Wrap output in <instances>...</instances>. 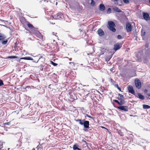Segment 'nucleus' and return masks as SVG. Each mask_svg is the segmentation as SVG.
Wrapping results in <instances>:
<instances>
[{
  "label": "nucleus",
  "instance_id": "obj_1",
  "mask_svg": "<svg viewBox=\"0 0 150 150\" xmlns=\"http://www.w3.org/2000/svg\"><path fill=\"white\" fill-rule=\"evenodd\" d=\"M75 120L79 122V123L81 125H83L84 128L83 130L85 131H87L88 130L87 129H89V122L88 121H85V120H81L80 119L76 120Z\"/></svg>",
  "mask_w": 150,
  "mask_h": 150
},
{
  "label": "nucleus",
  "instance_id": "obj_2",
  "mask_svg": "<svg viewBox=\"0 0 150 150\" xmlns=\"http://www.w3.org/2000/svg\"><path fill=\"white\" fill-rule=\"evenodd\" d=\"M28 25L29 28L31 29V33L35 34L38 37H40L41 36L39 32L37 30V29L34 28L31 24L28 23Z\"/></svg>",
  "mask_w": 150,
  "mask_h": 150
},
{
  "label": "nucleus",
  "instance_id": "obj_3",
  "mask_svg": "<svg viewBox=\"0 0 150 150\" xmlns=\"http://www.w3.org/2000/svg\"><path fill=\"white\" fill-rule=\"evenodd\" d=\"M109 25L108 28L111 30L113 32H115L116 31V29L115 28V24L112 21H109L108 22Z\"/></svg>",
  "mask_w": 150,
  "mask_h": 150
},
{
  "label": "nucleus",
  "instance_id": "obj_4",
  "mask_svg": "<svg viewBox=\"0 0 150 150\" xmlns=\"http://www.w3.org/2000/svg\"><path fill=\"white\" fill-rule=\"evenodd\" d=\"M135 82L136 87L138 89L140 88L141 87V84L140 81L139 80H136Z\"/></svg>",
  "mask_w": 150,
  "mask_h": 150
},
{
  "label": "nucleus",
  "instance_id": "obj_5",
  "mask_svg": "<svg viewBox=\"0 0 150 150\" xmlns=\"http://www.w3.org/2000/svg\"><path fill=\"white\" fill-rule=\"evenodd\" d=\"M143 17L145 20L147 21L150 20V17L149 14L147 13H143Z\"/></svg>",
  "mask_w": 150,
  "mask_h": 150
},
{
  "label": "nucleus",
  "instance_id": "obj_6",
  "mask_svg": "<svg viewBox=\"0 0 150 150\" xmlns=\"http://www.w3.org/2000/svg\"><path fill=\"white\" fill-rule=\"evenodd\" d=\"M126 29L128 32H130L132 31V27L131 24L129 23H127L126 24Z\"/></svg>",
  "mask_w": 150,
  "mask_h": 150
},
{
  "label": "nucleus",
  "instance_id": "obj_7",
  "mask_svg": "<svg viewBox=\"0 0 150 150\" xmlns=\"http://www.w3.org/2000/svg\"><path fill=\"white\" fill-rule=\"evenodd\" d=\"M127 89L129 92L133 94H134L135 92L134 91L133 87L131 86H129L127 87Z\"/></svg>",
  "mask_w": 150,
  "mask_h": 150
},
{
  "label": "nucleus",
  "instance_id": "obj_8",
  "mask_svg": "<svg viewBox=\"0 0 150 150\" xmlns=\"http://www.w3.org/2000/svg\"><path fill=\"white\" fill-rule=\"evenodd\" d=\"M118 108L125 111L128 110L127 107V106H120L118 107Z\"/></svg>",
  "mask_w": 150,
  "mask_h": 150
},
{
  "label": "nucleus",
  "instance_id": "obj_9",
  "mask_svg": "<svg viewBox=\"0 0 150 150\" xmlns=\"http://www.w3.org/2000/svg\"><path fill=\"white\" fill-rule=\"evenodd\" d=\"M98 35L100 36H102L104 35V32L102 30V29H99L98 31Z\"/></svg>",
  "mask_w": 150,
  "mask_h": 150
},
{
  "label": "nucleus",
  "instance_id": "obj_10",
  "mask_svg": "<svg viewBox=\"0 0 150 150\" xmlns=\"http://www.w3.org/2000/svg\"><path fill=\"white\" fill-rule=\"evenodd\" d=\"M121 47V46L119 43H117L114 45V50L115 51L120 49Z\"/></svg>",
  "mask_w": 150,
  "mask_h": 150
},
{
  "label": "nucleus",
  "instance_id": "obj_11",
  "mask_svg": "<svg viewBox=\"0 0 150 150\" xmlns=\"http://www.w3.org/2000/svg\"><path fill=\"white\" fill-rule=\"evenodd\" d=\"M113 10L116 12H119V13H121L122 12V11H121L120 9H119L117 7H115L113 8H112Z\"/></svg>",
  "mask_w": 150,
  "mask_h": 150
},
{
  "label": "nucleus",
  "instance_id": "obj_12",
  "mask_svg": "<svg viewBox=\"0 0 150 150\" xmlns=\"http://www.w3.org/2000/svg\"><path fill=\"white\" fill-rule=\"evenodd\" d=\"M99 8L101 11H103L105 10V7L103 4H100V5Z\"/></svg>",
  "mask_w": 150,
  "mask_h": 150
},
{
  "label": "nucleus",
  "instance_id": "obj_13",
  "mask_svg": "<svg viewBox=\"0 0 150 150\" xmlns=\"http://www.w3.org/2000/svg\"><path fill=\"white\" fill-rule=\"evenodd\" d=\"M22 59L28 60H33V59H32V58L30 57H22L20 58V60Z\"/></svg>",
  "mask_w": 150,
  "mask_h": 150
},
{
  "label": "nucleus",
  "instance_id": "obj_14",
  "mask_svg": "<svg viewBox=\"0 0 150 150\" xmlns=\"http://www.w3.org/2000/svg\"><path fill=\"white\" fill-rule=\"evenodd\" d=\"M138 95L139 97V98L142 100H144V97L143 96L141 95L140 93H138Z\"/></svg>",
  "mask_w": 150,
  "mask_h": 150
},
{
  "label": "nucleus",
  "instance_id": "obj_15",
  "mask_svg": "<svg viewBox=\"0 0 150 150\" xmlns=\"http://www.w3.org/2000/svg\"><path fill=\"white\" fill-rule=\"evenodd\" d=\"M73 149L74 150H81V149L78 147V146L76 144L74 145L73 147Z\"/></svg>",
  "mask_w": 150,
  "mask_h": 150
},
{
  "label": "nucleus",
  "instance_id": "obj_16",
  "mask_svg": "<svg viewBox=\"0 0 150 150\" xmlns=\"http://www.w3.org/2000/svg\"><path fill=\"white\" fill-rule=\"evenodd\" d=\"M143 108L144 109H148L150 108V106L146 105H143Z\"/></svg>",
  "mask_w": 150,
  "mask_h": 150
},
{
  "label": "nucleus",
  "instance_id": "obj_17",
  "mask_svg": "<svg viewBox=\"0 0 150 150\" xmlns=\"http://www.w3.org/2000/svg\"><path fill=\"white\" fill-rule=\"evenodd\" d=\"M119 96L118 97V98L120 100H123V96L121 95L120 94H119Z\"/></svg>",
  "mask_w": 150,
  "mask_h": 150
},
{
  "label": "nucleus",
  "instance_id": "obj_18",
  "mask_svg": "<svg viewBox=\"0 0 150 150\" xmlns=\"http://www.w3.org/2000/svg\"><path fill=\"white\" fill-rule=\"evenodd\" d=\"M38 150H42V146L41 145H38L36 147Z\"/></svg>",
  "mask_w": 150,
  "mask_h": 150
},
{
  "label": "nucleus",
  "instance_id": "obj_19",
  "mask_svg": "<svg viewBox=\"0 0 150 150\" xmlns=\"http://www.w3.org/2000/svg\"><path fill=\"white\" fill-rule=\"evenodd\" d=\"M120 101H119V104L120 105H122L125 103V102L124 100H120Z\"/></svg>",
  "mask_w": 150,
  "mask_h": 150
},
{
  "label": "nucleus",
  "instance_id": "obj_20",
  "mask_svg": "<svg viewBox=\"0 0 150 150\" xmlns=\"http://www.w3.org/2000/svg\"><path fill=\"white\" fill-rule=\"evenodd\" d=\"M91 5L92 6H94L95 4V2L93 0H91Z\"/></svg>",
  "mask_w": 150,
  "mask_h": 150
},
{
  "label": "nucleus",
  "instance_id": "obj_21",
  "mask_svg": "<svg viewBox=\"0 0 150 150\" xmlns=\"http://www.w3.org/2000/svg\"><path fill=\"white\" fill-rule=\"evenodd\" d=\"M8 58H13V59H15V58H18V57L17 56H9L8 57Z\"/></svg>",
  "mask_w": 150,
  "mask_h": 150
},
{
  "label": "nucleus",
  "instance_id": "obj_22",
  "mask_svg": "<svg viewBox=\"0 0 150 150\" xmlns=\"http://www.w3.org/2000/svg\"><path fill=\"white\" fill-rule=\"evenodd\" d=\"M51 64L54 66H56L57 65V64L55 63H54L52 61H51Z\"/></svg>",
  "mask_w": 150,
  "mask_h": 150
},
{
  "label": "nucleus",
  "instance_id": "obj_23",
  "mask_svg": "<svg viewBox=\"0 0 150 150\" xmlns=\"http://www.w3.org/2000/svg\"><path fill=\"white\" fill-rule=\"evenodd\" d=\"M4 85L3 81L2 80L0 79V86Z\"/></svg>",
  "mask_w": 150,
  "mask_h": 150
},
{
  "label": "nucleus",
  "instance_id": "obj_24",
  "mask_svg": "<svg viewBox=\"0 0 150 150\" xmlns=\"http://www.w3.org/2000/svg\"><path fill=\"white\" fill-rule=\"evenodd\" d=\"M4 125H9L10 124V122H6V123H4Z\"/></svg>",
  "mask_w": 150,
  "mask_h": 150
},
{
  "label": "nucleus",
  "instance_id": "obj_25",
  "mask_svg": "<svg viewBox=\"0 0 150 150\" xmlns=\"http://www.w3.org/2000/svg\"><path fill=\"white\" fill-rule=\"evenodd\" d=\"M124 2L126 4H128L129 3L128 0H123Z\"/></svg>",
  "mask_w": 150,
  "mask_h": 150
},
{
  "label": "nucleus",
  "instance_id": "obj_26",
  "mask_svg": "<svg viewBox=\"0 0 150 150\" xmlns=\"http://www.w3.org/2000/svg\"><path fill=\"white\" fill-rule=\"evenodd\" d=\"M7 41H4L2 42V44L3 45L6 44L7 42Z\"/></svg>",
  "mask_w": 150,
  "mask_h": 150
},
{
  "label": "nucleus",
  "instance_id": "obj_27",
  "mask_svg": "<svg viewBox=\"0 0 150 150\" xmlns=\"http://www.w3.org/2000/svg\"><path fill=\"white\" fill-rule=\"evenodd\" d=\"M86 117H87L89 118H91L92 119H93V118L92 117H91V116H90V115H89L88 114H86Z\"/></svg>",
  "mask_w": 150,
  "mask_h": 150
},
{
  "label": "nucleus",
  "instance_id": "obj_28",
  "mask_svg": "<svg viewBox=\"0 0 150 150\" xmlns=\"http://www.w3.org/2000/svg\"><path fill=\"white\" fill-rule=\"evenodd\" d=\"M117 38L118 39H120L122 38V36L120 35H118Z\"/></svg>",
  "mask_w": 150,
  "mask_h": 150
},
{
  "label": "nucleus",
  "instance_id": "obj_29",
  "mask_svg": "<svg viewBox=\"0 0 150 150\" xmlns=\"http://www.w3.org/2000/svg\"><path fill=\"white\" fill-rule=\"evenodd\" d=\"M113 101L119 104V101L118 100H113Z\"/></svg>",
  "mask_w": 150,
  "mask_h": 150
},
{
  "label": "nucleus",
  "instance_id": "obj_30",
  "mask_svg": "<svg viewBox=\"0 0 150 150\" xmlns=\"http://www.w3.org/2000/svg\"><path fill=\"white\" fill-rule=\"evenodd\" d=\"M115 69V68L113 67L112 68L110 69V71H113V70H114Z\"/></svg>",
  "mask_w": 150,
  "mask_h": 150
},
{
  "label": "nucleus",
  "instance_id": "obj_31",
  "mask_svg": "<svg viewBox=\"0 0 150 150\" xmlns=\"http://www.w3.org/2000/svg\"><path fill=\"white\" fill-rule=\"evenodd\" d=\"M3 147L2 144L0 143V149H1Z\"/></svg>",
  "mask_w": 150,
  "mask_h": 150
},
{
  "label": "nucleus",
  "instance_id": "obj_32",
  "mask_svg": "<svg viewBox=\"0 0 150 150\" xmlns=\"http://www.w3.org/2000/svg\"><path fill=\"white\" fill-rule=\"evenodd\" d=\"M3 39V37L2 36L0 35V40H1Z\"/></svg>",
  "mask_w": 150,
  "mask_h": 150
},
{
  "label": "nucleus",
  "instance_id": "obj_33",
  "mask_svg": "<svg viewBox=\"0 0 150 150\" xmlns=\"http://www.w3.org/2000/svg\"><path fill=\"white\" fill-rule=\"evenodd\" d=\"M116 86L118 88V89L120 91V90H121V89L120 88L119 86H118V85H116Z\"/></svg>",
  "mask_w": 150,
  "mask_h": 150
},
{
  "label": "nucleus",
  "instance_id": "obj_34",
  "mask_svg": "<svg viewBox=\"0 0 150 150\" xmlns=\"http://www.w3.org/2000/svg\"><path fill=\"white\" fill-rule=\"evenodd\" d=\"M111 11V9L110 8H108L107 10V12L108 13L109 12H110Z\"/></svg>",
  "mask_w": 150,
  "mask_h": 150
},
{
  "label": "nucleus",
  "instance_id": "obj_35",
  "mask_svg": "<svg viewBox=\"0 0 150 150\" xmlns=\"http://www.w3.org/2000/svg\"><path fill=\"white\" fill-rule=\"evenodd\" d=\"M40 59V58H39L37 60V62H35V61H33V62H36V63H37V62H38V61H39V60Z\"/></svg>",
  "mask_w": 150,
  "mask_h": 150
},
{
  "label": "nucleus",
  "instance_id": "obj_36",
  "mask_svg": "<svg viewBox=\"0 0 150 150\" xmlns=\"http://www.w3.org/2000/svg\"><path fill=\"white\" fill-rule=\"evenodd\" d=\"M101 127H102V128H104V129H107L106 128H105L104 127H102V126H101Z\"/></svg>",
  "mask_w": 150,
  "mask_h": 150
},
{
  "label": "nucleus",
  "instance_id": "obj_37",
  "mask_svg": "<svg viewBox=\"0 0 150 150\" xmlns=\"http://www.w3.org/2000/svg\"><path fill=\"white\" fill-rule=\"evenodd\" d=\"M143 34L144 35H145V32H144Z\"/></svg>",
  "mask_w": 150,
  "mask_h": 150
},
{
  "label": "nucleus",
  "instance_id": "obj_38",
  "mask_svg": "<svg viewBox=\"0 0 150 150\" xmlns=\"http://www.w3.org/2000/svg\"><path fill=\"white\" fill-rule=\"evenodd\" d=\"M69 63V64H71V63H72V64H73V65H74V64L73 63L71 62H70Z\"/></svg>",
  "mask_w": 150,
  "mask_h": 150
},
{
  "label": "nucleus",
  "instance_id": "obj_39",
  "mask_svg": "<svg viewBox=\"0 0 150 150\" xmlns=\"http://www.w3.org/2000/svg\"><path fill=\"white\" fill-rule=\"evenodd\" d=\"M148 96L149 97L150 96V93H149V94H148Z\"/></svg>",
  "mask_w": 150,
  "mask_h": 150
},
{
  "label": "nucleus",
  "instance_id": "obj_40",
  "mask_svg": "<svg viewBox=\"0 0 150 150\" xmlns=\"http://www.w3.org/2000/svg\"><path fill=\"white\" fill-rule=\"evenodd\" d=\"M52 34H53V35H55L54 33V32H53L52 33Z\"/></svg>",
  "mask_w": 150,
  "mask_h": 150
},
{
  "label": "nucleus",
  "instance_id": "obj_41",
  "mask_svg": "<svg viewBox=\"0 0 150 150\" xmlns=\"http://www.w3.org/2000/svg\"><path fill=\"white\" fill-rule=\"evenodd\" d=\"M146 47H148V46L147 45H146Z\"/></svg>",
  "mask_w": 150,
  "mask_h": 150
},
{
  "label": "nucleus",
  "instance_id": "obj_42",
  "mask_svg": "<svg viewBox=\"0 0 150 150\" xmlns=\"http://www.w3.org/2000/svg\"><path fill=\"white\" fill-rule=\"evenodd\" d=\"M83 142H84L85 143H86V141H85V140H83Z\"/></svg>",
  "mask_w": 150,
  "mask_h": 150
},
{
  "label": "nucleus",
  "instance_id": "obj_43",
  "mask_svg": "<svg viewBox=\"0 0 150 150\" xmlns=\"http://www.w3.org/2000/svg\"><path fill=\"white\" fill-rule=\"evenodd\" d=\"M57 2H56V5H57Z\"/></svg>",
  "mask_w": 150,
  "mask_h": 150
},
{
  "label": "nucleus",
  "instance_id": "obj_44",
  "mask_svg": "<svg viewBox=\"0 0 150 150\" xmlns=\"http://www.w3.org/2000/svg\"><path fill=\"white\" fill-rule=\"evenodd\" d=\"M32 150H35V149L34 148H33V149Z\"/></svg>",
  "mask_w": 150,
  "mask_h": 150
},
{
  "label": "nucleus",
  "instance_id": "obj_45",
  "mask_svg": "<svg viewBox=\"0 0 150 150\" xmlns=\"http://www.w3.org/2000/svg\"><path fill=\"white\" fill-rule=\"evenodd\" d=\"M114 0L115 1H118V0Z\"/></svg>",
  "mask_w": 150,
  "mask_h": 150
},
{
  "label": "nucleus",
  "instance_id": "obj_46",
  "mask_svg": "<svg viewBox=\"0 0 150 150\" xmlns=\"http://www.w3.org/2000/svg\"><path fill=\"white\" fill-rule=\"evenodd\" d=\"M71 58H70L69 59V60L71 61Z\"/></svg>",
  "mask_w": 150,
  "mask_h": 150
},
{
  "label": "nucleus",
  "instance_id": "obj_47",
  "mask_svg": "<svg viewBox=\"0 0 150 150\" xmlns=\"http://www.w3.org/2000/svg\"><path fill=\"white\" fill-rule=\"evenodd\" d=\"M146 91H147V90H145V92Z\"/></svg>",
  "mask_w": 150,
  "mask_h": 150
},
{
  "label": "nucleus",
  "instance_id": "obj_48",
  "mask_svg": "<svg viewBox=\"0 0 150 150\" xmlns=\"http://www.w3.org/2000/svg\"><path fill=\"white\" fill-rule=\"evenodd\" d=\"M149 3H150V0H149Z\"/></svg>",
  "mask_w": 150,
  "mask_h": 150
},
{
  "label": "nucleus",
  "instance_id": "obj_49",
  "mask_svg": "<svg viewBox=\"0 0 150 150\" xmlns=\"http://www.w3.org/2000/svg\"><path fill=\"white\" fill-rule=\"evenodd\" d=\"M57 17H60V16H58Z\"/></svg>",
  "mask_w": 150,
  "mask_h": 150
}]
</instances>
